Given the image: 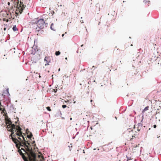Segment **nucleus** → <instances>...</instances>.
Returning <instances> with one entry per match:
<instances>
[{"label": "nucleus", "instance_id": "obj_1", "mask_svg": "<svg viewBox=\"0 0 161 161\" xmlns=\"http://www.w3.org/2000/svg\"><path fill=\"white\" fill-rule=\"evenodd\" d=\"M18 146V152L22 156L24 161H28V159L30 161H34L36 154L33 152L31 149H30L25 142H20V144Z\"/></svg>", "mask_w": 161, "mask_h": 161}, {"label": "nucleus", "instance_id": "obj_2", "mask_svg": "<svg viewBox=\"0 0 161 161\" xmlns=\"http://www.w3.org/2000/svg\"><path fill=\"white\" fill-rule=\"evenodd\" d=\"M9 130L11 132V136L15 137L16 135L19 136L20 137H21L23 139L25 140V138L22 135L21 129L20 126H16L15 129H10Z\"/></svg>", "mask_w": 161, "mask_h": 161}, {"label": "nucleus", "instance_id": "obj_3", "mask_svg": "<svg viewBox=\"0 0 161 161\" xmlns=\"http://www.w3.org/2000/svg\"><path fill=\"white\" fill-rule=\"evenodd\" d=\"M37 27L36 28V31H39L44 27L45 22L44 19H40L36 23Z\"/></svg>", "mask_w": 161, "mask_h": 161}, {"label": "nucleus", "instance_id": "obj_4", "mask_svg": "<svg viewBox=\"0 0 161 161\" xmlns=\"http://www.w3.org/2000/svg\"><path fill=\"white\" fill-rule=\"evenodd\" d=\"M26 6L25 5H24L23 2L20 1V3L19 2L17 3V6L16 11L17 12L21 14L23 10Z\"/></svg>", "mask_w": 161, "mask_h": 161}, {"label": "nucleus", "instance_id": "obj_5", "mask_svg": "<svg viewBox=\"0 0 161 161\" xmlns=\"http://www.w3.org/2000/svg\"><path fill=\"white\" fill-rule=\"evenodd\" d=\"M136 133V131H134L133 130H131V131H129L127 132L126 138L128 140H131L133 139V137H135V135H136L135 133L134 134V133Z\"/></svg>", "mask_w": 161, "mask_h": 161}, {"label": "nucleus", "instance_id": "obj_6", "mask_svg": "<svg viewBox=\"0 0 161 161\" xmlns=\"http://www.w3.org/2000/svg\"><path fill=\"white\" fill-rule=\"evenodd\" d=\"M12 139L13 141V142L15 143L16 146L17 147H18V146H19L20 144V142L19 141V140L16 138H15L16 137V136H11Z\"/></svg>", "mask_w": 161, "mask_h": 161}, {"label": "nucleus", "instance_id": "obj_7", "mask_svg": "<svg viewBox=\"0 0 161 161\" xmlns=\"http://www.w3.org/2000/svg\"><path fill=\"white\" fill-rule=\"evenodd\" d=\"M6 14V16L5 15V17H6V18L10 20V21L11 20V18H12L11 14L9 13H6V14Z\"/></svg>", "mask_w": 161, "mask_h": 161}, {"label": "nucleus", "instance_id": "obj_8", "mask_svg": "<svg viewBox=\"0 0 161 161\" xmlns=\"http://www.w3.org/2000/svg\"><path fill=\"white\" fill-rule=\"evenodd\" d=\"M110 31L109 27L108 25L107 26L106 28V31H105V33L106 34H108Z\"/></svg>", "mask_w": 161, "mask_h": 161}, {"label": "nucleus", "instance_id": "obj_9", "mask_svg": "<svg viewBox=\"0 0 161 161\" xmlns=\"http://www.w3.org/2000/svg\"><path fill=\"white\" fill-rule=\"evenodd\" d=\"M11 129H15V128H16V126L14 124L11 125Z\"/></svg>", "mask_w": 161, "mask_h": 161}, {"label": "nucleus", "instance_id": "obj_10", "mask_svg": "<svg viewBox=\"0 0 161 161\" xmlns=\"http://www.w3.org/2000/svg\"><path fill=\"white\" fill-rule=\"evenodd\" d=\"M13 30L14 31H16L18 30V29L15 25L13 27Z\"/></svg>", "mask_w": 161, "mask_h": 161}, {"label": "nucleus", "instance_id": "obj_11", "mask_svg": "<svg viewBox=\"0 0 161 161\" xmlns=\"http://www.w3.org/2000/svg\"><path fill=\"white\" fill-rule=\"evenodd\" d=\"M3 20L4 21H6L7 22H8L10 21L6 17L3 19Z\"/></svg>", "mask_w": 161, "mask_h": 161}, {"label": "nucleus", "instance_id": "obj_12", "mask_svg": "<svg viewBox=\"0 0 161 161\" xmlns=\"http://www.w3.org/2000/svg\"><path fill=\"white\" fill-rule=\"evenodd\" d=\"M23 140L25 141V142H25L26 143V145H28V147H29V146L30 145V143L29 142H28V141H26L25 140H24L23 139Z\"/></svg>", "mask_w": 161, "mask_h": 161}, {"label": "nucleus", "instance_id": "obj_13", "mask_svg": "<svg viewBox=\"0 0 161 161\" xmlns=\"http://www.w3.org/2000/svg\"><path fill=\"white\" fill-rule=\"evenodd\" d=\"M149 107L148 106L145 107L143 110V111L145 112L148 110Z\"/></svg>", "mask_w": 161, "mask_h": 161}, {"label": "nucleus", "instance_id": "obj_14", "mask_svg": "<svg viewBox=\"0 0 161 161\" xmlns=\"http://www.w3.org/2000/svg\"><path fill=\"white\" fill-rule=\"evenodd\" d=\"M60 54V52L59 51H57L55 52V54L56 56H58Z\"/></svg>", "mask_w": 161, "mask_h": 161}, {"label": "nucleus", "instance_id": "obj_15", "mask_svg": "<svg viewBox=\"0 0 161 161\" xmlns=\"http://www.w3.org/2000/svg\"><path fill=\"white\" fill-rule=\"evenodd\" d=\"M32 136H33V135H32V134L31 133L30 134V135H27V137L31 139V138L32 137Z\"/></svg>", "mask_w": 161, "mask_h": 161}, {"label": "nucleus", "instance_id": "obj_16", "mask_svg": "<svg viewBox=\"0 0 161 161\" xmlns=\"http://www.w3.org/2000/svg\"><path fill=\"white\" fill-rule=\"evenodd\" d=\"M48 57H45V58H44L45 61H46L47 62H48Z\"/></svg>", "mask_w": 161, "mask_h": 161}, {"label": "nucleus", "instance_id": "obj_17", "mask_svg": "<svg viewBox=\"0 0 161 161\" xmlns=\"http://www.w3.org/2000/svg\"><path fill=\"white\" fill-rule=\"evenodd\" d=\"M47 109L48 111H51V109H50V107H47Z\"/></svg>", "mask_w": 161, "mask_h": 161}, {"label": "nucleus", "instance_id": "obj_18", "mask_svg": "<svg viewBox=\"0 0 161 161\" xmlns=\"http://www.w3.org/2000/svg\"><path fill=\"white\" fill-rule=\"evenodd\" d=\"M11 3L12 4H13L14 3V2L15 0H11Z\"/></svg>", "mask_w": 161, "mask_h": 161}, {"label": "nucleus", "instance_id": "obj_19", "mask_svg": "<svg viewBox=\"0 0 161 161\" xmlns=\"http://www.w3.org/2000/svg\"><path fill=\"white\" fill-rule=\"evenodd\" d=\"M67 107L66 105H63L62 106V107L63 108H66Z\"/></svg>", "mask_w": 161, "mask_h": 161}, {"label": "nucleus", "instance_id": "obj_20", "mask_svg": "<svg viewBox=\"0 0 161 161\" xmlns=\"http://www.w3.org/2000/svg\"><path fill=\"white\" fill-rule=\"evenodd\" d=\"M7 94H9L8 89L7 88L6 90Z\"/></svg>", "mask_w": 161, "mask_h": 161}, {"label": "nucleus", "instance_id": "obj_21", "mask_svg": "<svg viewBox=\"0 0 161 161\" xmlns=\"http://www.w3.org/2000/svg\"><path fill=\"white\" fill-rule=\"evenodd\" d=\"M47 64H45V66H46L47 65H49V61H48V62H47Z\"/></svg>", "mask_w": 161, "mask_h": 161}, {"label": "nucleus", "instance_id": "obj_22", "mask_svg": "<svg viewBox=\"0 0 161 161\" xmlns=\"http://www.w3.org/2000/svg\"><path fill=\"white\" fill-rule=\"evenodd\" d=\"M53 25V23H52L51 24V28L52 30H53V28H52V26Z\"/></svg>", "mask_w": 161, "mask_h": 161}, {"label": "nucleus", "instance_id": "obj_23", "mask_svg": "<svg viewBox=\"0 0 161 161\" xmlns=\"http://www.w3.org/2000/svg\"><path fill=\"white\" fill-rule=\"evenodd\" d=\"M8 124H12V122H11V121H10L8 122Z\"/></svg>", "mask_w": 161, "mask_h": 161}, {"label": "nucleus", "instance_id": "obj_24", "mask_svg": "<svg viewBox=\"0 0 161 161\" xmlns=\"http://www.w3.org/2000/svg\"><path fill=\"white\" fill-rule=\"evenodd\" d=\"M34 161H36V157H35V158L34 159Z\"/></svg>", "mask_w": 161, "mask_h": 161}, {"label": "nucleus", "instance_id": "obj_25", "mask_svg": "<svg viewBox=\"0 0 161 161\" xmlns=\"http://www.w3.org/2000/svg\"><path fill=\"white\" fill-rule=\"evenodd\" d=\"M153 127H154V128H156V125H153Z\"/></svg>", "mask_w": 161, "mask_h": 161}, {"label": "nucleus", "instance_id": "obj_26", "mask_svg": "<svg viewBox=\"0 0 161 161\" xmlns=\"http://www.w3.org/2000/svg\"><path fill=\"white\" fill-rule=\"evenodd\" d=\"M18 139H19L20 140V141H21V140H22V139H21V138H20V137H18Z\"/></svg>", "mask_w": 161, "mask_h": 161}, {"label": "nucleus", "instance_id": "obj_27", "mask_svg": "<svg viewBox=\"0 0 161 161\" xmlns=\"http://www.w3.org/2000/svg\"><path fill=\"white\" fill-rule=\"evenodd\" d=\"M130 158H127V161H129V160H130Z\"/></svg>", "mask_w": 161, "mask_h": 161}, {"label": "nucleus", "instance_id": "obj_28", "mask_svg": "<svg viewBox=\"0 0 161 161\" xmlns=\"http://www.w3.org/2000/svg\"><path fill=\"white\" fill-rule=\"evenodd\" d=\"M8 5H9L10 4V2H8Z\"/></svg>", "mask_w": 161, "mask_h": 161}, {"label": "nucleus", "instance_id": "obj_29", "mask_svg": "<svg viewBox=\"0 0 161 161\" xmlns=\"http://www.w3.org/2000/svg\"><path fill=\"white\" fill-rule=\"evenodd\" d=\"M90 129H91V130H92V127H90Z\"/></svg>", "mask_w": 161, "mask_h": 161}, {"label": "nucleus", "instance_id": "obj_30", "mask_svg": "<svg viewBox=\"0 0 161 161\" xmlns=\"http://www.w3.org/2000/svg\"><path fill=\"white\" fill-rule=\"evenodd\" d=\"M64 34H63L62 35V36L63 37L64 36Z\"/></svg>", "mask_w": 161, "mask_h": 161}, {"label": "nucleus", "instance_id": "obj_31", "mask_svg": "<svg viewBox=\"0 0 161 161\" xmlns=\"http://www.w3.org/2000/svg\"><path fill=\"white\" fill-rule=\"evenodd\" d=\"M90 102H92V100H91V101H90Z\"/></svg>", "mask_w": 161, "mask_h": 161}, {"label": "nucleus", "instance_id": "obj_32", "mask_svg": "<svg viewBox=\"0 0 161 161\" xmlns=\"http://www.w3.org/2000/svg\"><path fill=\"white\" fill-rule=\"evenodd\" d=\"M83 46V44H82V45H81V47H82V46Z\"/></svg>", "mask_w": 161, "mask_h": 161}, {"label": "nucleus", "instance_id": "obj_33", "mask_svg": "<svg viewBox=\"0 0 161 161\" xmlns=\"http://www.w3.org/2000/svg\"><path fill=\"white\" fill-rule=\"evenodd\" d=\"M91 132V134H92V133H94V132Z\"/></svg>", "mask_w": 161, "mask_h": 161}, {"label": "nucleus", "instance_id": "obj_34", "mask_svg": "<svg viewBox=\"0 0 161 161\" xmlns=\"http://www.w3.org/2000/svg\"><path fill=\"white\" fill-rule=\"evenodd\" d=\"M72 118H70V120H72Z\"/></svg>", "mask_w": 161, "mask_h": 161}, {"label": "nucleus", "instance_id": "obj_35", "mask_svg": "<svg viewBox=\"0 0 161 161\" xmlns=\"http://www.w3.org/2000/svg\"><path fill=\"white\" fill-rule=\"evenodd\" d=\"M60 69H58V71H60Z\"/></svg>", "mask_w": 161, "mask_h": 161}, {"label": "nucleus", "instance_id": "obj_36", "mask_svg": "<svg viewBox=\"0 0 161 161\" xmlns=\"http://www.w3.org/2000/svg\"><path fill=\"white\" fill-rule=\"evenodd\" d=\"M65 59H67V58H66Z\"/></svg>", "mask_w": 161, "mask_h": 161}, {"label": "nucleus", "instance_id": "obj_37", "mask_svg": "<svg viewBox=\"0 0 161 161\" xmlns=\"http://www.w3.org/2000/svg\"><path fill=\"white\" fill-rule=\"evenodd\" d=\"M130 46H133V45H132V44H131V45H130Z\"/></svg>", "mask_w": 161, "mask_h": 161}, {"label": "nucleus", "instance_id": "obj_38", "mask_svg": "<svg viewBox=\"0 0 161 161\" xmlns=\"http://www.w3.org/2000/svg\"><path fill=\"white\" fill-rule=\"evenodd\" d=\"M4 30H5V28H4Z\"/></svg>", "mask_w": 161, "mask_h": 161}, {"label": "nucleus", "instance_id": "obj_39", "mask_svg": "<svg viewBox=\"0 0 161 161\" xmlns=\"http://www.w3.org/2000/svg\"><path fill=\"white\" fill-rule=\"evenodd\" d=\"M138 130V131H139V130H138H138Z\"/></svg>", "mask_w": 161, "mask_h": 161}, {"label": "nucleus", "instance_id": "obj_40", "mask_svg": "<svg viewBox=\"0 0 161 161\" xmlns=\"http://www.w3.org/2000/svg\"><path fill=\"white\" fill-rule=\"evenodd\" d=\"M65 34H66V33H67V32H65Z\"/></svg>", "mask_w": 161, "mask_h": 161}, {"label": "nucleus", "instance_id": "obj_41", "mask_svg": "<svg viewBox=\"0 0 161 161\" xmlns=\"http://www.w3.org/2000/svg\"><path fill=\"white\" fill-rule=\"evenodd\" d=\"M93 67L94 68V66H93Z\"/></svg>", "mask_w": 161, "mask_h": 161}, {"label": "nucleus", "instance_id": "obj_42", "mask_svg": "<svg viewBox=\"0 0 161 161\" xmlns=\"http://www.w3.org/2000/svg\"><path fill=\"white\" fill-rule=\"evenodd\" d=\"M93 67L94 68V66H93Z\"/></svg>", "mask_w": 161, "mask_h": 161}, {"label": "nucleus", "instance_id": "obj_43", "mask_svg": "<svg viewBox=\"0 0 161 161\" xmlns=\"http://www.w3.org/2000/svg\"><path fill=\"white\" fill-rule=\"evenodd\" d=\"M28 161L29 160V161H30L28 159Z\"/></svg>", "mask_w": 161, "mask_h": 161}]
</instances>
